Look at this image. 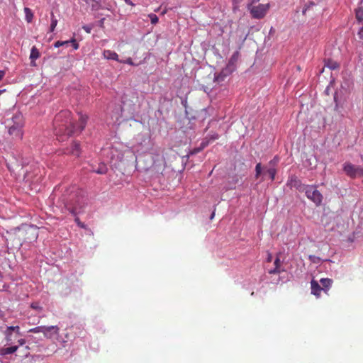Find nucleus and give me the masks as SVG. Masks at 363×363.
<instances>
[{
  "label": "nucleus",
  "mask_w": 363,
  "mask_h": 363,
  "mask_svg": "<svg viewBox=\"0 0 363 363\" xmlns=\"http://www.w3.org/2000/svg\"><path fill=\"white\" fill-rule=\"evenodd\" d=\"M303 192H305L306 197L315 203L316 206L321 204L323 195L316 189L315 186L307 185Z\"/></svg>",
  "instance_id": "39448f33"
},
{
  "label": "nucleus",
  "mask_w": 363,
  "mask_h": 363,
  "mask_svg": "<svg viewBox=\"0 0 363 363\" xmlns=\"http://www.w3.org/2000/svg\"><path fill=\"white\" fill-rule=\"evenodd\" d=\"M171 9H172V8H169V7H167V6H165V8H164V11L162 12V14H164V13H166L167 12V11H168V10H171Z\"/></svg>",
  "instance_id": "ea45409f"
},
{
  "label": "nucleus",
  "mask_w": 363,
  "mask_h": 363,
  "mask_svg": "<svg viewBox=\"0 0 363 363\" xmlns=\"http://www.w3.org/2000/svg\"><path fill=\"white\" fill-rule=\"evenodd\" d=\"M83 28L86 33H91V28H89V26H84Z\"/></svg>",
  "instance_id": "e433bc0d"
},
{
  "label": "nucleus",
  "mask_w": 363,
  "mask_h": 363,
  "mask_svg": "<svg viewBox=\"0 0 363 363\" xmlns=\"http://www.w3.org/2000/svg\"><path fill=\"white\" fill-rule=\"evenodd\" d=\"M108 168L106 165L104 163H101L99 164V167L96 169H93L92 171L99 174H105L107 172Z\"/></svg>",
  "instance_id": "a211bd4d"
},
{
  "label": "nucleus",
  "mask_w": 363,
  "mask_h": 363,
  "mask_svg": "<svg viewBox=\"0 0 363 363\" xmlns=\"http://www.w3.org/2000/svg\"><path fill=\"white\" fill-rule=\"evenodd\" d=\"M69 41V43H72V45L74 50H77L79 48V44L74 38H73Z\"/></svg>",
  "instance_id": "c756f323"
},
{
  "label": "nucleus",
  "mask_w": 363,
  "mask_h": 363,
  "mask_svg": "<svg viewBox=\"0 0 363 363\" xmlns=\"http://www.w3.org/2000/svg\"><path fill=\"white\" fill-rule=\"evenodd\" d=\"M84 198L79 195L78 192L72 193L69 195L67 202L65 203V208L73 215H77L81 212L83 207Z\"/></svg>",
  "instance_id": "f03ea898"
},
{
  "label": "nucleus",
  "mask_w": 363,
  "mask_h": 363,
  "mask_svg": "<svg viewBox=\"0 0 363 363\" xmlns=\"http://www.w3.org/2000/svg\"><path fill=\"white\" fill-rule=\"evenodd\" d=\"M123 63H126L130 65H134V63L131 58H128L126 60L123 62Z\"/></svg>",
  "instance_id": "7c9ffc66"
},
{
  "label": "nucleus",
  "mask_w": 363,
  "mask_h": 363,
  "mask_svg": "<svg viewBox=\"0 0 363 363\" xmlns=\"http://www.w3.org/2000/svg\"><path fill=\"white\" fill-rule=\"evenodd\" d=\"M362 2H363V0H361V2H360V3L362 4Z\"/></svg>",
  "instance_id": "de8ad7c7"
},
{
  "label": "nucleus",
  "mask_w": 363,
  "mask_h": 363,
  "mask_svg": "<svg viewBox=\"0 0 363 363\" xmlns=\"http://www.w3.org/2000/svg\"><path fill=\"white\" fill-rule=\"evenodd\" d=\"M277 169L274 167H266L264 168H262L261 163H257L256 164L255 175L256 179H258L262 174V181H264L265 179V175L268 174L269 179L272 181H274L275 179Z\"/></svg>",
  "instance_id": "20e7f679"
},
{
  "label": "nucleus",
  "mask_w": 363,
  "mask_h": 363,
  "mask_svg": "<svg viewBox=\"0 0 363 363\" xmlns=\"http://www.w3.org/2000/svg\"><path fill=\"white\" fill-rule=\"evenodd\" d=\"M214 215H215V213H212V215H211V219H213V218L214 217Z\"/></svg>",
  "instance_id": "49530a36"
},
{
  "label": "nucleus",
  "mask_w": 363,
  "mask_h": 363,
  "mask_svg": "<svg viewBox=\"0 0 363 363\" xmlns=\"http://www.w3.org/2000/svg\"><path fill=\"white\" fill-rule=\"evenodd\" d=\"M269 9V4H259L258 6H248V9L254 18L260 19L264 17Z\"/></svg>",
  "instance_id": "423d86ee"
},
{
  "label": "nucleus",
  "mask_w": 363,
  "mask_h": 363,
  "mask_svg": "<svg viewBox=\"0 0 363 363\" xmlns=\"http://www.w3.org/2000/svg\"><path fill=\"white\" fill-rule=\"evenodd\" d=\"M274 264V268L269 270V274H279L281 272V270H280L281 262H280L279 257H277L275 259Z\"/></svg>",
  "instance_id": "f3484780"
},
{
  "label": "nucleus",
  "mask_w": 363,
  "mask_h": 363,
  "mask_svg": "<svg viewBox=\"0 0 363 363\" xmlns=\"http://www.w3.org/2000/svg\"><path fill=\"white\" fill-rule=\"evenodd\" d=\"M148 17L150 18L152 24H156L158 23L159 19L157 15L150 13L148 15Z\"/></svg>",
  "instance_id": "393cba45"
},
{
  "label": "nucleus",
  "mask_w": 363,
  "mask_h": 363,
  "mask_svg": "<svg viewBox=\"0 0 363 363\" xmlns=\"http://www.w3.org/2000/svg\"><path fill=\"white\" fill-rule=\"evenodd\" d=\"M4 335H5V340L7 342V344H10L12 342V333H9V332H6V331H4Z\"/></svg>",
  "instance_id": "a878e982"
},
{
  "label": "nucleus",
  "mask_w": 363,
  "mask_h": 363,
  "mask_svg": "<svg viewBox=\"0 0 363 363\" xmlns=\"http://www.w3.org/2000/svg\"><path fill=\"white\" fill-rule=\"evenodd\" d=\"M286 185L290 188H295L301 192H303L307 186V185L302 184L301 181L296 175H291L289 177Z\"/></svg>",
  "instance_id": "1a4fd4ad"
},
{
  "label": "nucleus",
  "mask_w": 363,
  "mask_h": 363,
  "mask_svg": "<svg viewBox=\"0 0 363 363\" xmlns=\"http://www.w3.org/2000/svg\"><path fill=\"white\" fill-rule=\"evenodd\" d=\"M279 162V158L277 157H274L271 161L269 162L268 167H274L276 168L277 164Z\"/></svg>",
  "instance_id": "bb28decb"
},
{
  "label": "nucleus",
  "mask_w": 363,
  "mask_h": 363,
  "mask_svg": "<svg viewBox=\"0 0 363 363\" xmlns=\"http://www.w3.org/2000/svg\"><path fill=\"white\" fill-rule=\"evenodd\" d=\"M57 24V20L55 18L54 13H51V24L50 30L51 32L54 31Z\"/></svg>",
  "instance_id": "4be33fe9"
},
{
  "label": "nucleus",
  "mask_w": 363,
  "mask_h": 363,
  "mask_svg": "<svg viewBox=\"0 0 363 363\" xmlns=\"http://www.w3.org/2000/svg\"><path fill=\"white\" fill-rule=\"evenodd\" d=\"M235 3H239L241 0H233Z\"/></svg>",
  "instance_id": "a18cd8bd"
},
{
  "label": "nucleus",
  "mask_w": 363,
  "mask_h": 363,
  "mask_svg": "<svg viewBox=\"0 0 363 363\" xmlns=\"http://www.w3.org/2000/svg\"><path fill=\"white\" fill-rule=\"evenodd\" d=\"M320 282L322 285L321 288L327 293L333 284V280L328 278H323L320 280Z\"/></svg>",
  "instance_id": "dca6fc26"
},
{
  "label": "nucleus",
  "mask_w": 363,
  "mask_h": 363,
  "mask_svg": "<svg viewBox=\"0 0 363 363\" xmlns=\"http://www.w3.org/2000/svg\"><path fill=\"white\" fill-rule=\"evenodd\" d=\"M343 169L346 174L352 178L363 176V168L355 167L354 164L349 162L344 164Z\"/></svg>",
  "instance_id": "0eeeda50"
},
{
  "label": "nucleus",
  "mask_w": 363,
  "mask_h": 363,
  "mask_svg": "<svg viewBox=\"0 0 363 363\" xmlns=\"http://www.w3.org/2000/svg\"><path fill=\"white\" fill-rule=\"evenodd\" d=\"M30 307L34 309L37 310L38 311H41L43 310V308L39 305L38 302H33L31 303Z\"/></svg>",
  "instance_id": "cd10ccee"
},
{
  "label": "nucleus",
  "mask_w": 363,
  "mask_h": 363,
  "mask_svg": "<svg viewBox=\"0 0 363 363\" xmlns=\"http://www.w3.org/2000/svg\"><path fill=\"white\" fill-rule=\"evenodd\" d=\"M251 1V4L255 3V2H257L259 0H250Z\"/></svg>",
  "instance_id": "c03bdc74"
},
{
  "label": "nucleus",
  "mask_w": 363,
  "mask_h": 363,
  "mask_svg": "<svg viewBox=\"0 0 363 363\" xmlns=\"http://www.w3.org/2000/svg\"><path fill=\"white\" fill-rule=\"evenodd\" d=\"M25 179L27 180V181H31V182H38L40 179H41V175L40 177H38L36 179H32L31 177V175L30 173H26V175H25Z\"/></svg>",
  "instance_id": "b1692460"
},
{
  "label": "nucleus",
  "mask_w": 363,
  "mask_h": 363,
  "mask_svg": "<svg viewBox=\"0 0 363 363\" xmlns=\"http://www.w3.org/2000/svg\"><path fill=\"white\" fill-rule=\"evenodd\" d=\"M103 55H104V57L107 59V60H113L119 62L118 55L114 51H112V50H105L103 52Z\"/></svg>",
  "instance_id": "2eb2a0df"
},
{
  "label": "nucleus",
  "mask_w": 363,
  "mask_h": 363,
  "mask_svg": "<svg viewBox=\"0 0 363 363\" xmlns=\"http://www.w3.org/2000/svg\"><path fill=\"white\" fill-rule=\"evenodd\" d=\"M104 21H105V18H103L101 20H99V26L100 27H101V28H104Z\"/></svg>",
  "instance_id": "f704fd0d"
},
{
  "label": "nucleus",
  "mask_w": 363,
  "mask_h": 363,
  "mask_svg": "<svg viewBox=\"0 0 363 363\" xmlns=\"http://www.w3.org/2000/svg\"><path fill=\"white\" fill-rule=\"evenodd\" d=\"M235 59V56H233L229 61L228 65L225 69H223L220 73L215 76V82H220L224 80V78L230 73H231L234 69V62L233 60Z\"/></svg>",
  "instance_id": "6e6552de"
},
{
  "label": "nucleus",
  "mask_w": 363,
  "mask_h": 363,
  "mask_svg": "<svg viewBox=\"0 0 363 363\" xmlns=\"http://www.w3.org/2000/svg\"><path fill=\"white\" fill-rule=\"evenodd\" d=\"M14 328H15V332H16L17 333H20V328L19 326H14Z\"/></svg>",
  "instance_id": "79ce46f5"
},
{
  "label": "nucleus",
  "mask_w": 363,
  "mask_h": 363,
  "mask_svg": "<svg viewBox=\"0 0 363 363\" xmlns=\"http://www.w3.org/2000/svg\"><path fill=\"white\" fill-rule=\"evenodd\" d=\"M43 328H44V325L38 326V327L30 329L28 330V333H43Z\"/></svg>",
  "instance_id": "5701e85b"
},
{
  "label": "nucleus",
  "mask_w": 363,
  "mask_h": 363,
  "mask_svg": "<svg viewBox=\"0 0 363 363\" xmlns=\"http://www.w3.org/2000/svg\"><path fill=\"white\" fill-rule=\"evenodd\" d=\"M24 13L26 15V20L28 23H30L33 18V13L32 11L29 8L26 7L24 8Z\"/></svg>",
  "instance_id": "aec40b11"
},
{
  "label": "nucleus",
  "mask_w": 363,
  "mask_h": 363,
  "mask_svg": "<svg viewBox=\"0 0 363 363\" xmlns=\"http://www.w3.org/2000/svg\"><path fill=\"white\" fill-rule=\"evenodd\" d=\"M14 330H15L14 326H9L6 328L5 331L12 333V332H13Z\"/></svg>",
  "instance_id": "473e14b6"
},
{
  "label": "nucleus",
  "mask_w": 363,
  "mask_h": 363,
  "mask_svg": "<svg viewBox=\"0 0 363 363\" xmlns=\"http://www.w3.org/2000/svg\"><path fill=\"white\" fill-rule=\"evenodd\" d=\"M125 1L127 4H129L130 6H134V4L130 0H125Z\"/></svg>",
  "instance_id": "a19ab883"
},
{
  "label": "nucleus",
  "mask_w": 363,
  "mask_h": 363,
  "mask_svg": "<svg viewBox=\"0 0 363 363\" xmlns=\"http://www.w3.org/2000/svg\"><path fill=\"white\" fill-rule=\"evenodd\" d=\"M311 294L318 298L320 295L321 291H323L318 282L314 279L311 281Z\"/></svg>",
  "instance_id": "f8f14e48"
},
{
  "label": "nucleus",
  "mask_w": 363,
  "mask_h": 363,
  "mask_svg": "<svg viewBox=\"0 0 363 363\" xmlns=\"http://www.w3.org/2000/svg\"><path fill=\"white\" fill-rule=\"evenodd\" d=\"M355 17L359 22L363 21V6H360L356 9Z\"/></svg>",
  "instance_id": "412c9836"
},
{
  "label": "nucleus",
  "mask_w": 363,
  "mask_h": 363,
  "mask_svg": "<svg viewBox=\"0 0 363 363\" xmlns=\"http://www.w3.org/2000/svg\"><path fill=\"white\" fill-rule=\"evenodd\" d=\"M88 120L86 115L80 114L79 121L75 124L72 118V113L68 110H64L57 113L53 121L55 135L58 140H64L74 134H79L85 128Z\"/></svg>",
  "instance_id": "f257e3e1"
},
{
  "label": "nucleus",
  "mask_w": 363,
  "mask_h": 363,
  "mask_svg": "<svg viewBox=\"0 0 363 363\" xmlns=\"http://www.w3.org/2000/svg\"><path fill=\"white\" fill-rule=\"evenodd\" d=\"M18 349V345L0 347V356H6L7 354H13L16 352Z\"/></svg>",
  "instance_id": "ddd939ff"
},
{
  "label": "nucleus",
  "mask_w": 363,
  "mask_h": 363,
  "mask_svg": "<svg viewBox=\"0 0 363 363\" xmlns=\"http://www.w3.org/2000/svg\"><path fill=\"white\" fill-rule=\"evenodd\" d=\"M26 340H25V339H19V340H18V347H19V346H22V345H23L24 344H26Z\"/></svg>",
  "instance_id": "72a5a7b5"
},
{
  "label": "nucleus",
  "mask_w": 363,
  "mask_h": 363,
  "mask_svg": "<svg viewBox=\"0 0 363 363\" xmlns=\"http://www.w3.org/2000/svg\"><path fill=\"white\" fill-rule=\"evenodd\" d=\"M272 254L269 253L267 258V262H272Z\"/></svg>",
  "instance_id": "58836bf2"
},
{
  "label": "nucleus",
  "mask_w": 363,
  "mask_h": 363,
  "mask_svg": "<svg viewBox=\"0 0 363 363\" xmlns=\"http://www.w3.org/2000/svg\"><path fill=\"white\" fill-rule=\"evenodd\" d=\"M69 44V41L65 40V41H57L55 43L54 46L55 48H59L60 46H62L64 45H68Z\"/></svg>",
  "instance_id": "c85d7f7f"
},
{
  "label": "nucleus",
  "mask_w": 363,
  "mask_h": 363,
  "mask_svg": "<svg viewBox=\"0 0 363 363\" xmlns=\"http://www.w3.org/2000/svg\"><path fill=\"white\" fill-rule=\"evenodd\" d=\"M358 35L360 39H362L363 40V27L361 28V29L359 30V31L358 32Z\"/></svg>",
  "instance_id": "c9c22d12"
},
{
  "label": "nucleus",
  "mask_w": 363,
  "mask_h": 363,
  "mask_svg": "<svg viewBox=\"0 0 363 363\" xmlns=\"http://www.w3.org/2000/svg\"><path fill=\"white\" fill-rule=\"evenodd\" d=\"M40 56V53L38 49L33 46L30 50V59L31 66H36L35 60L38 59Z\"/></svg>",
  "instance_id": "4468645a"
},
{
  "label": "nucleus",
  "mask_w": 363,
  "mask_h": 363,
  "mask_svg": "<svg viewBox=\"0 0 363 363\" xmlns=\"http://www.w3.org/2000/svg\"><path fill=\"white\" fill-rule=\"evenodd\" d=\"M218 135L216 134L215 136L213 137V140H216V139H218Z\"/></svg>",
  "instance_id": "37998d69"
},
{
  "label": "nucleus",
  "mask_w": 363,
  "mask_h": 363,
  "mask_svg": "<svg viewBox=\"0 0 363 363\" xmlns=\"http://www.w3.org/2000/svg\"><path fill=\"white\" fill-rule=\"evenodd\" d=\"M60 328L57 325L45 326L44 325L43 334L47 339H51L55 336H58Z\"/></svg>",
  "instance_id": "9d476101"
},
{
  "label": "nucleus",
  "mask_w": 363,
  "mask_h": 363,
  "mask_svg": "<svg viewBox=\"0 0 363 363\" xmlns=\"http://www.w3.org/2000/svg\"><path fill=\"white\" fill-rule=\"evenodd\" d=\"M75 221L78 224V225L81 228H84V224L82 222H80L79 219L78 218H75Z\"/></svg>",
  "instance_id": "2f4dec72"
},
{
  "label": "nucleus",
  "mask_w": 363,
  "mask_h": 363,
  "mask_svg": "<svg viewBox=\"0 0 363 363\" xmlns=\"http://www.w3.org/2000/svg\"><path fill=\"white\" fill-rule=\"evenodd\" d=\"M327 67H328L330 69H332V70H334V69H336L339 67V64L335 62V61H333L332 60H328L326 62H325V65Z\"/></svg>",
  "instance_id": "6ab92c4d"
},
{
  "label": "nucleus",
  "mask_w": 363,
  "mask_h": 363,
  "mask_svg": "<svg viewBox=\"0 0 363 363\" xmlns=\"http://www.w3.org/2000/svg\"><path fill=\"white\" fill-rule=\"evenodd\" d=\"M5 75V72L3 70H0V82L2 80Z\"/></svg>",
  "instance_id": "4c0bfd02"
},
{
  "label": "nucleus",
  "mask_w": 363,
  "mask_h": 363,
  "mask_svg": "<svg viewBox=\"0 0 363 363\" xmlns=\"http://www.w3.org/2000/svg\"><path fill=\"white\" fill-rule=\"evenodd\" d=\"M13 120L15 123L9 127V133L13 137V138L21 140L23 135V123L21 121V117L19 116H15L13 118Z\"/></svg>",
  "instance_id": "7ed1b4c3"
},
{
  "label": "nucleus",
  "mask_w": 363,
  "mask_h": 363,
  "mask_svg": "<svg viewBox=\"0 0 363 363\" xmlns=\"http://www.w3.org/2000/svg\"><path fill=\"white\" fill-rule=\"evenodd\" d=\"M81 150L80 145L78 142L74 141L70 147L65 150V154L79 157L80 155Z\"/></svg>",
  "instance_id": "9b49d317"
}]
</instances>
